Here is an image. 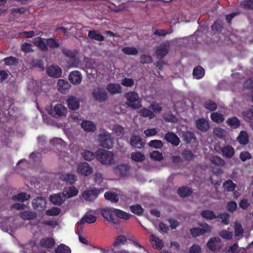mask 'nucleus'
<instances>
[{"label": "nucleus", "mask_w": 253, "mask_h": 253, "mask_svg": "<svg viewBox=\"0 0 253 253\" xmlns=\"http://www.w3.org/2000/svg\"><path fill=\"white\" fill-rule=\"evenodd\" d=\"M97 159L103 165H111L114 162V153L104 149H100L96 152Z\"/></svg>", "instance_id": "obj_1"}, {"label": "nucleus", "mask_w": 253, "mask_h": 253, "mask_svg": "<svg viewBox=\"0 0 253 253\" xmlns=\"http://www.w3.org/2000/svg\"><path fill=\"white\" fill-rule=\"evenodd\" d=\"M98 140L100 145L107 149L111 148L114 143V138L106 131H103L99 135Z\"/></svg>", "instance_id": "obj_2"}, {"label": "nucleus", "mask_w": 253, "mask_h": 253, "mask_svg": "<svg viewBox=\"0 0 253 253\" xmlns=\"http://www.w3.org/2000/svg\"><path fill=\"white\" fill-rule=\"evenodd\" d=\"M141 106V99H140L138 94L135 92H127V107L136 109Z\"/></svg>", "instance_id": "obj_3"}, {"label": "nucleus", "mask_w": 253, "mask_h": 253, "mask_svg": "<svg viewBox=\"0 0 253 253\" xmlns=\"http://www.w3.org/2000/svg\"><path fill=\"white\" fill-rule=\"evenodd\" d=\"M114 208L106 207L101 209V213L105 219L116 225L118 224L120 219L114 215Z\"/></svg>", "instance_id": "obj_4"}, {"label": "nucleus", "mask_w": 253, "mask_h": 253, "mask_svg": "<svg viewBox=\"0 0 253 253\" xmlns=\"http://www.w3.org/2000/svg\"><path fill=\"white\" fill-rule=\"evenodd\" d=\"M202 228L193 227L190 229V232L193 237H197L204 235L206 233H210L211 231V227L207 223L201 224Z\"/></svg>", "instance_id": "obj_5"}, {"label": "nucleus", "mask_w": 253, "mask_h": 253, "mask_svg": "<svg viewBox=\"0 0 253 253\" xmlns=\"http://www.w3.org/2000/svg\"><path fill=\"white\" fill-rule=\"evenodd\" d=\"M92 95L94 99L99 102H104L108 98L107 93L103 88H95L92 91Z\"/></svg>", "instance_id": "obj_6"}, {"label": "nucleus", "mask_w": 253, "mask_h": 253, "mask_svg": "<svg viewBox=\"0 0 253 253\" xmlns=\"http://www.w3.org/2000/svg\"><path fill=\"white\" fill-rule=\"evenodd\" d=\"M32 204L35 210L42 211L45 209L46 203L42 197H38L33 200Z\"/></svg>", "instance_id": "obj_7"}, {"label": "nucleus", "mask_w": 253, "mask_h": 253, "mask_svg": "<svg viewBox=\"0 0 253 253\" xmlns=\"http://www.w3.org/2000/svg\"><path fill=\"white\" fill-rule=\"evenodd\" d=\"M100 193V191L96 188L84 191L83 193V197L86 201H92L95 200Z\"/></svg>", "instance_id": "obj_8"}, {"label": "nucleus", "mask_w": 253, "mask_h": 253, "mask_svg": "<svg viewBox=\"0 0 253 253\" xmlns=\"http://www.w3.org/2000/svg\"><path fill=\"white\" fill-rule=\"evenodd\" d=\"M77 170L82 175L87 176L93 172L92 168L86 163H82L78 165Z\"/></svg>", "instance_id": "obj_9"}, {"label": "nucleus", "mask_w": 253, "mask_h": 253, "mask_svg": "<svg viewBox=\"0 0 253 253\" xmlns=\"http://www.w3.org/2000/svg\"><path fill=\"white\" fill-rule=\"evenodd\" d=\"M54 114L53 116L55 118H59L66 116L67 109L62 104L58 103L54 107Z\"/></svg>", "instance_id": "obj_10"}, {"label": "nucleus", "mask_w": 253, "mask_h": 253, "mask_svg": "<svg viewBox=\"0 0 253 253\" xmlns=\"http://www.w3.org/2000/svg\"><path fill=\"white\" fill-rule=\"evenodd\" d=\"M221 240L218 237H212L210 239L207 243V248L211 251L215 252L219 249Z\"/></svg>", "instance_id": "obj_11"}, {"label": "nucleus", "mask_w": 253, "mask_h": 253, "mask_svg": "<svg viewBox=\"0 0 253 253\" xmlns=\"http://www.w3.org/2000/svg\"><path fill=\"white\" fill-rule=\"evenodd\" d=\"M165 139L168 142L170 143L172 145L177 146L180 142V139L172 132H168L166 133L164 136Z\"/></svg>", "instance_id": "obj_12"}, {"label": "nucleus", "mask_w": 253, "mask_h": 253, "mask_svg": "<svg viewBox=\"0 0 253 253\" xmlns=\"http://www.w3.org/2000/svg\"><path fill=\"white\" fill-rule=\"evenodd\" d=\"M130 145L134 148L141 149L144 147L145 142L138 136H132L130 138Z\"/></svg>", "instance_id": "obj_13"}, {"label": "nucleus", "mask_w": 253, "mask_h": 253, "mask_svg": "<svg viewBox=\"0 0 253 253\" xmlns=\"http://www.w3.org/2000/svg\"><path fill=\"white\" fill-rule=\"evenodd\" d=\"M49 200L53 205L58 206H60L66 200L65 195L63 194V193L51 195Z\"/></svg>", "instance_id": "obj_14"}, {"label": "nucleus", "mask_w": 253, "mask_h": 253, "mask_svg": "<svg viewBox=\"0 0 253 253\" xmlns=\"http://www.w3.org/2000/svg\"><path fill=\"white\" fill-rule=\"evenodd\" d=\"M169 51V45L164 43L161 44L157 48L155 53L157 58L161 59L164 58L168 53Z\"/></svg>", "instance_id": "obj_15"}, {"label": "nucleus", "mask_w": 253, "mask_h": 253, "mask_svg": "<svg viewBox=\"0 0 253 253\" xmlns=\"http://www.w3.org/2000/svg\"><path fill=\"white\" fill-rule=\"evenodd\" d=\"M46 72L49 76L53 78H59L62 74V70L58 66H51L47 68Z\"/></svg>", "instance_id": "obj_16"}, {"label": "nucleus", "mask_w": 253, "mask_h": 253, "mask_svg": "<svg viewBox=\"0 0 253 253\" xmlns=\"http://www.w3.org/2000/svg\"><path fill=\"white\" fill-rule=\"evenodd\" d=\"M44 39H45L38 37L34 39L33 42L39 49L42 51H46L48 50V46Z\"/></svg>", "instance_id": "obj_17"}, {"label": "nucleus", "mask_w": 253, "mask_h": 253, "mask_svg": "<svg viewBox=\"0 0 253 253\" xmlns=\"http://www.w3.org/2000/svg\"><path fill=\"white\" fill-rule=\"evenodd\" d=\"M81 126L87 132H94L96 130V126L91 121L84 120L82 121Z\"/></svg>", "instance_id": "obj_18"}, {"label": "nucleus", "mask_w": 253, "mask_h": 253, "mask_svg": "<svg viewBox=\"0 0 253 253\" xmlns=\"http://www.w3.org/2000/svg\"><path fill=\"white\" fill-rule=\"evenodd\" d=\"M68 107L72 110H76L80 107V100L76 97L71 96L67 99Z\"/></svg>", "instance_id": "obj_19"}, {"label": "nucleus", "mask_w": 253, "mask_h": 253, "mask_svg": "<svg viewBox=\"0 0 253 253\" xmlns=\"http://www.w3.org/2000/svg\"><path fill=\"white\" fill-rule=\"evenodd\" d=\"M82 75L79 71H74L71 72L69 76L70 82L74 84H79L82 81Z\"/></svg>", "instance_id": "obj_20"}, {"label": "nucleus", "mask_w": 253, "mask_h": 253, "mask_svg": "<svg viewBox=\"0 0 253 253\" xmlns=\"http://www.w3.org/2000/svg\"><path fill=\"white\" fill-rule=\"evenodd\" d=\"M222 156L228 159H231L235 154V150L231 145H226L220 148Z\"/></svg>", "instance_id": "obj_21"}, {"label": "nucleus", "mask_w": 253, "mask_h": 253, "mask_svg": "<svg viewBox=\"0 0 253 253\" xmlns=\"http://www.w3.org/2000/svg\"><path fill=\"white\" fill-rule=\"evenodd\" d=\"M196 125L197 128L203 132H206L210 127L208 122L204 118L198 119L196 121Z\"/></svg>", "instance_id": "obj_22"}, {"label": "nucleus", "mask_w": 253, "mask_h": 253, "mask_svg": "<svg viewBox=\"0 0 253 253\" xmlns=\"http://www.w3.org/2000/svg\"><path fill=\"white\" fill-rule=\"evenodd\" d=\"M63 194L65 195V198L66 200L72 197L78 195L79 193L78 189L74 186H70L65 188L63 191Z\"/></svg>", "instance_id": "obj_23"}, {"label": "nucleus", "mask_w": 253, "mask_h": 253, "mask_svg": "<svg viewBox=\"0 0 253 253\" xmlns=\"http://www.w3.org/2000/svg\"><path fill=\"white\" fill-rule=\"evenodd\" d=\"M57 87L58 90L62 94H66L68 92L70 87V84L64 80H59L57 83Z\"/></svg>", "instance_id": "obj_24"}, {"label": "nucleus", "mask_w": 253, "mask_h": 253, "mask_svg": "<svg viewBox=\"0 0 253 253\" xmlns=\"http://www.w3.org/2000/svg\"><path fill=\"white\" fill-rule=\"evenodd\" d=\"M104 196L106 200L110 201L112 203H117L118 202L119 200L118 194L111 191L106 192Z\"/></svg>", "instance_id": "obj_25"}, {"label": "nucleus", "mask_w": 253, "mask_h": 253, "mask_svg": "<svg viewBox=\"0 0 253 253\" xmlns=\"http://www.w3.org/2000/svg\"><path fill=\"white\" fill-rule=\"evenodd\" d=\"M55 244V241L52 238H45L41 239L40 246L46 249L51 248Z\"/></svg>", "instance_id": "obj_26"}, {"label": "nucleus", "mask_w": 253, "mask_h": 253, "mask_svg": "<svg viewBox=\"0 0 253 253\" xmlns=\"http://www.w3.org/2000/svg\"><path fill=\"white\" fill-rule=\"evenodd\" d=\"M106 89L112 95L121 92V86L119 84H109L107 86Z\"/></svg>", "instance_id": "obj_27"}, {"label": "nucleus", "mask_w": 253, "mask_h": 253, "mask_svg": "<svg viewBox=\"0 0 253 253\" xmlns=\"http://www.w3.org/2000/svg\"><path fill=\"white\" fill-rule=\"evenodd\" d=\"M45 41L47 43L48 49H54L59 47L60 43L59 41L54 38L45 39Z\"/></svg>", "instance_id": "obj_28"}, {"label": "nucleus", "mask_w": 253, "mask_h": 253, "mask_svg": "<svg viewBox=\"0 0 253 253\" xmlns=\"http://www.w3.org/2000/svg\"><path fill=\"white\" fill-rule=\"evenodd\" d=\"M19 216L24 220H32L37 217V214L34 211H24L20 213Z\"/></svg>", "instance_id": "obj_29"}, {"label": "nucleus", "mask_w": 253, "mask_h": 253, "mask_svg": "<svg viewBox=\"0 0 253 253\" xmlns=\"http://www.w3.org/2000/svg\"><path fill=\"white\" fill-rule=\"evenodd\" d=\"M205 70L201 66L195 67L193 71V77L197 80L202 79L205 75Z\"/></svg>", "instance_id": "obj_30"}, {"label": "nucleus", "mask_w": 253, "mask_h": 253, "mask_svg": "<svg viewBox=\"0 0 253 253\" xmlns=\"http://www.w3.org/2000/svg\"><path fill=\"white\" fill-rule=\"evenodd\" d=\"M96 220L97 218L95 216L86 213L80 220V222L81 224H83L85 222L91 224L95 223Z\"/></svg>", "instance_id": "obj_31"}, {"label": "nucleus", "mask_w": 253, "mask_h": 253, "mask_svg": "<svg viewBox=\"0 0 253 253\" xmlns=\"http://www.w3.org/2000/svg\"><path fill=\"white\" fill-rule=\"evenodd\" d=\"M81 156L84 160L89 162L94 160L96 157V153L85 149L83 150Z\"/></svg>", "instance_id": "obj_32"}, {"label": "nucleus", "mask_w": 253, "mask_h": 253, "mask_svg": "<svg viewBox=\"0 0 253 253\" xmlns=\"http://www.w3.org/2000/svg\"><path fill=\"white\" fill-rule=\"evenodd\" d=\"M88 37L92 40L97 41H103L104 37L98 33V31L96 30H90L88 33Z\"/></svg>", "instance_id": "obj_33"}, {"label": "nucleus", "mask_w": 253, "mask_h": 253, "mask_svg": "<svg viewBox=\"0 0 253 253\" xmlns=\"http://www.w3.org/2000/svg\"><path fill=\"white\" fill-rule=\"evenodd\" d=\"M201 215L203 218L206 220H212L216 218V215L215 213L209 210L202 211Z\"/></svg>", "instance_id": "obj_34"}, {"label": "nucleus", "mask_w": 253, "mask_h": 253, "mask_svg": "<svg viewBox=\"0 0 253 253\" xmlns=\"http://www.w3.org/2000/svg\"><path fill=\"white\" fill-rule=\"evenodd\" d=\"M210 160L212 164L217 167H222L225 165V161L220 157L217 156H212Z\"/></svg>", "instance_id": "obj_35"}, {"label": "nucleus", "mask_w": 253, "mask_h": 253, "mask_svg": "<svg viewBox=\"0 0 253 253\" xmlns=\"http://www.w3.org/2000/svg\"><path fill=\"white\" fill-rule=\"evenodd\" d=\"M177 193L181 197H186L190 196L192 193V189L187 187L184 186L179 188L178 189Z\"/></svg>", "instance_id": "obj_36"}, {"label": "nucleus", "mask_w": 253, "mask_h": 253, "mask_svg": "<svg viewBox=\"0 0 253 253\" xmlns=\"http://www.w3.org/2000/svg\"><path fill=\"white\" fill-rule=\"evenodd\" d=\"M211 119L212 122L217 124H220L224 121V116L218 112H213L211 114Z\"/></svg>", "instance_id": "obj_37"}, {"label": "nucleus", "mask_w": 253, "mask_h": 253, "mask_svg": "<svg viewBox=\"0 0 253 253\" xmlns=\"http://www.w3.org/2000/svg\"><path fill=\"white\" fill-rule=\"evenodd\" d=\"M61 179L62 180L65 181L70 184H73L77 180L76 175L73 174L66 173L62 174Z\"/></svg>", "instance_id": "obj_38"}, {"label": "nucleus", "mask_w": 253, "mask_h": 253, "mask_svg": "<svg viewBox=\"0 0 253 253\" xmlns=\"http://www.w3.org/2000/svg\"><path fill=\"white\" fill-rule=\"evenodd\" d=\"M150 240L154 248L161 249L163 248V244L162 241L157 236L152 235L150 237Z\"/></svg>", "instance_id": "obj_39"}, {"label": "nucleus", "mask_w": 253, "mask_h": 253, "mask_svg": "<svg viewBox=\"0 0 253 253\" xmlns=\"http://www.w3.org/2000/svg\"><path fill=\"white\" fill-rule=\"evenodd\" d=\"M227 124L233 128H237L240 126V120L236 117L228 118L226 121Z\"/></svg>", "instance_id": "obj_40"}, {"label": "nucleus", "mask_w": 253, "mask_h": 253, "mask_svg": "<svg viewBox=\"0 0 253 253\" xmlns=\"http://www.w3.org/2000/svg\"><path fill=\"white\" fill-rule=\"evenodd\" d=\"M183 138L184 141L187 144L191 143L193 140H196L195 134L191 131L184 132L183 134Z\"/></svg>", "instance_id": "obj_41"}, {"label": "nucleus", "mask_w": 253, "mask_h": 253, "mask_svg": "<svg viewBox=\"0 0 253 253\" xmlns=\"http://www.w3.org/2000/svg\"><path fill=\"white\" fill-rule=\"evenodd\" d=\"M131 158L135 162H142L145 160V156L141 152H136L131 154Z\"/></svg>", "instance_id": "obj_42"}, {"label": "nucleus", "mask_w": 253, "mask_h": 253, "mask_svg": "<svg viewBox=\"0 0 253 253\" xmlns=\"http://www.w3.org/2000/svg\"><path fill=\"white\" fill-rule=\"evenodd\" d=\"M30 198V196L24 192L20 193L12 197L13 200L14 201H18L20 202H23L25 201L28 200Z\"/></svg>", "instance_id": "obj_43"}, {"label": "nucleus", "mask_w": 253, "mask_h": 253, "mask_svg": "<svg viewBox=\"0 0 253 253\" xmlns=\"http://www.w3.org/2000/svg\"><path fill=\"white\" fill-rule=\"evenodd\" d=\"M238 141L241 144H247L249 142V136L246 131H242L237 137Z\"/></svg>", "instance_id": "obj_44"}, {"label": "nucleus", "mask_w": 253, "mask_h": 253, "mask_svg": "<svg viewBox=\"0 0 253 253\" xmlns=\"http://www.w3.org/2000/svg\"><path fill=\"white\" fill-rule=\"evenodd\" d=\"M139 114L140 116L145 118L148 117L149 119H153L155 116L152 111L146 108L141 109L139 111Z\"/></svg>", "instance_id": "obj_45"}, {"label": "nucleus", "mask_w": 253, "mask_h": 253, "mask_svg": "<svg viewBox=\"0 0 253 253\" xmlns=\"http://www.w3.org/2000/svg\"><path fill=\"white\" fill-rule=\"evenodd\" d=\"M115 173L119 174L121 176L126 175V164L120 165L115 169Z\"/></svg>", "instance_id": "obj_46"}, {"label": "nucleus", "mask_w": 253, "mask_h": 253, "mask_svg": "<svg viewBox=\"0 0 253 253\" xmlns=\"http://www.w3.org/2000/svg\"><path fill=\"white\" fill-rule=\"evenodd\" d=\"M183 158L187 161H192L195 157V155L193 152L190 150H184L181 153Z\"/></svg>", "instance_id": "obj_47"}, {"label": "nucleus", "mask_w": 253, "mask_h": 253, "mask_svg": "<svg viewBox=\"0 0 253 253\" xmlns=\"http://www.w3.org/2000/svg\"><path fill=\"white\" fill-rule=\"evenodd\" d=\"M204 106L206 109L211 111L216 110L217 108L216 103L211 100H208L206 101L204 103Z\"/></svg>", "instance_id": "obj_48"}, {"label": "nucleus", "mask_w": 253, "mask_h": 253, "mask_svg": "<svg viewBox=\"0 0 253 253\" xmlns=\"http://www.w3.org/2000/svg\"><path fill=\"white\" fill-rule=\"evenodd\" d=\"M55 253H71L70 248L64 244L58 246L55 250Z\"/></svg>", "instance_id": "obj_49"}, {"label": "nucleus", "mask_w": 253, "mask_h": 253, "mask_svg": "<svg viewBox=\"0 0 253 253\" xmlns=\"http://www.w3.org/2000/svg\"><path fill=\"white\" fill-rule=\"evenodd\" d=\"M225 189L228 192L234 191L236 186V184L231 180H226L223 184Z\"/></svg>", "instance_id": "obj_50"}, {"label": "nucleus", "mask_w": 253, "mask_h": 253, "mask_svg": "<svg viewBox=\"0 0 253 253\" xmlns=\"http://www.w3.org/2000/svg\"><path fill=\"white\" fill-rule=\"evenodd\" d=\"M130 210L132 213L138 215L142 214L144 211V209L140 205L131 206L130 207Z\"/></svg>", "instance_id": "obj_51"}, {"label": "nucleus", "mask_w": 253, "mask_h": 253, "mask_svg": "<svg viewBox=\"0 0 253 253\" xmlns=\"http://www.w3.org/2000/svg\"><path fill=\"white\" fill-rule=\"evenodd\" d=\"M150 157L151 159L157 161H160L164 159L163 154L158 151H153L150 153Z\"/></svg>", "instance_id": "obj_52"}, {"label": "nucleus", "mask_w": 253, "mask_h": 253, "mask_svg": "<svg viewBox=\"0 0 253 253\" xmlns=\"http://www.w3.org/2000/svg\"><path fill=\"white\" fill-rule=\"evenodd\" d=\"M216 218H220L224 225H227L229 223L230 215L226 212L219 213L216 216Z\"/></svg>", "instance_id": "obj_53"}, {"label": "nucleus", "mask_w": 253, "mask_h": 253, "mask_svg": "<svg viewBox=\"0 0 253 253\" xmlns=\"http://www.w3.org/2000/svg\"><path fill=\"white\" fill-rule=\"evenodd\" d=\"M148 145L150 147L156 149H161L163 146V143L161 140L155 139L151 140Z\"/></svg>", "instance_id": "obj_54"}, {"label": "nucleus", "mask_w": 253, "mask_h": 253, "mask_svg": "<svg viewBox=\"0 0 253 253\" xmlns=\"http://www.w3.org/2000/svg\"><path fill=\"white\" fill-rule=\"evenodd\" d=\"M61 212L60 208L57 207H52L51 209L46 211L45 213L48 216H56Z\"/></svg>", "instance_id": "obj_55"}, {"label": "nucleus", "mask_w": 253, "mask_h": 253, "mask_svg": "<svg viewBox=\"0 0 253 253\" xmlns=\"http://www.w3.org/2000/svg\"><path fill=\"white\" fill-rule=\"evenodd\" d=\"M4 64L7 65H15L18 62L17 59L13 56H9L3 59Z\"/></svg>", "instance_id": "obj_56"}, {"label": "nucleus", "mask_w": 253, "mask_h": 253, "mask_svg": "<svg viewBox=\"0 0 253 253\" xmlns=\"http://www.w3.org/2000/svg\"><path fill=\"white\" fill-rule=\"evenodd\" d=\"M126 242V236L123 235H120L116 237V240L113 244L115 247L119 246L121 244H125Z\"/></svg>", "instance_id": "obj_57"}, {"label": "nucleus", "mask_w": 253, "mask_h": 253, "mask_svg": "<svg viewBox=\"0 0 253 253\" xmlns=\"http://www.w3.org/2000/svg\"><path fill=\"white\" fill-rule=\"evenodd\" d=\"M114 215L118 218L126 219V212L117 209H114Z\"/></svg>", "instance_id": "obj_58"}, {"label": "nucleus", "mask_w": 253, "mask_h": 253, "mask_svg": "<svg viewBox=\"0 0 253 253\" xmlns=\"http://www.w3.org/2000/svg\"><path fill=\"white\" fill-rule=\"evenodd\" d=\"M219 235L224 239L231 240L232 238V232L226 230H222L219 233Z\"/></svg>", "instance_id": "obj_59"}, {"label": "nucleus", "mask_w": 253, "mask_h": 253, "mask_svg": "<svg viewBox=\"0 0 253 253\" xmlns=\"http://www.w3.org/2000/svg\"><path fill=\"white\" fill-rule=\"evenodd\" d=\"M140 59V62L143 64L152 63L153 61V59L150 55L145 54L141 55Z\"/></svg>", "instance_id": "obj_60"}, {"label": "nucleus", "mask_w": 253, "mask_h": 253, "mask_svg": "<svg viewBox=\"0 0 253 253\" xmlns=\"http://www.w3.org/2000/svg\"><path fill=\"white\" fill-rule=\"evenodd\" d=\"M242 6L248 10H253V0H245L241 3Z\"/></svg>", "instance_id": "obj_61"}, {"label": "nucleus", "mask_w": 253, "mask_h": 253, "mask_svg": "<svg viewBox=\"0 0 253 253\" xmlns=\"http://www.w3.org/2000/svg\"><path fill=\"white\" fill-rule=\"evenodd\" d=\"M214 134L219 138H223L225 135V130L220 127H216L213 129Z\"/></svg>", "instance_id": "obj_62"}, {"label": "nucleus", "mask_w": 253, "mask_h": 253, "mask_svg": "<svg viewBox=\"0 0 253 253\" xmlns=\"http://www.w3.org/2000/svg\"><path fill=\"white\" fill-rule=\"evenodd\" d=\"M32 45L31 43L25 42L21 45V50L25 53H28L33 51Z\"/></svg>", "instance_id": "obj_63"}, {"label": "nucleus", "mask_w": 253, "mask_h": 253, "mask_svg": "<svg viewBox=\"0 0 253 253\" xmlns=\"http://www.w3.org/2000/svg\"><path fill=\"white\" fill-rule=\"evenodd\" d=\"M237 207V204L235 202L231 201L227 203L226 209L229 212H233L236 211Z\"/></svg>", "instance_id": "obj_64"}]
</instances>
